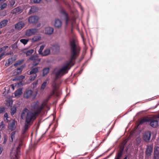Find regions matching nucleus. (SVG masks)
Instances as JSON below:
<instances>
[{
	"label": "nucleus",
	"instance_id": "2f4dec72",
	"mask_svg": "<svg viewBox=\"0 0 159 159\" xmlns=\"http://www.w3.org/2000/svg\"><path fill=\"white\" fill-rule=\"evenodd\" d=\"M0 10L3 9L4 8H6L7 6V4L5 3H3L2 2H0Z\"/></svg>",
	"mask_w": 159,
	"mask_h": 159
},
{
	"label": "nucleus",
	"instance_id": "ea45409f",
	"mask_svg": "<svg viewBox=\"0 0 159 159\" xmlns=\"http://www.w3.org/2000/svg\"><path fill=\"white\" fill-rule=\"evenodd\" d=\"M136 141L138 144H139L141 142V139L139 137H138L136 139Z\"/></svg>",
	"mask_w": 159,
	"mask_h": 159
},
{
	"label": "nucleus",
	"instance_id": "f257e3e1",
	"mask_svg": "<svg viewBox=\"0 0 159 159\" xmlns=\"http://www.w3.org/2000/svg\"><path fill=\"white\" fill-rule=\"evenodd\" d=\"M70 57L69 61L55 72V80H57L60 76L67 73L68 70L70 69V64L72 63L73 60H75L79 56L80 49V47L76 46L74 40L70 41Z\"/></svg>",
	"mask_w": 159,
	"mask_h": 159
},
{
	"label": "nucleus",
	"instance_id": "ddd939ff",
	"mask_svg": "<svg viewBox=\"0 0 159 159\" xmlns=\"http://www.w3.org/2000/svg\"><path fill=\"white\" fill-rule=\"evenodd\" d=\"M124 148H121L116 154L115 159H120L122 157L124 151Z\"/></svg>",
	"mask_w": 159,
	"mask_h": 159
},
{
	"label": "nucleus",
	"instance_id": "9b49d317",
	"mask_svg": "<svg viewBox=\"0 0 159 159\" xmlns=\"http://www.w3.org/2000/svg\"><path fill=\"white\" fill-rule=\"evenodd\" d=\"M151 136V133L150 131L146 132L144 134L143 139L146 142H148L150 139Z\"/></svg>",
	"mask_w": 159,
	"mask_h": 159
},
{
	"label": "nucleus",
	"instance_id": "473e14b6",
	"mask_svg": "<svg viewBox=\"0 0 159 159\" xmlns=\"http://www.w3.org/2000/svg\"><path fill=\"white\" fill-rule=\"evenodd\" d=\"M45 47V45H42L40 46L39 49L38 51V52L39 54L40 55H41L42 54V51L43 49L44 48V47Z\"/></svg>",
	"mask_w": 159,
	"mask_h": 159
},
{
	"label": "nucleus",
	"instance_id": "393cba45",
	"mask_svg": "<svg viewBox=\"0 0 159 159\" xmlns=\"http://www.w3.org/2000/svg\"><path fill=\"white\" fill-rule=\"evenodd\" d=\"M16 131H14L12 132L10 134V141L12 142L13 141V139H15V136L16 135Z\"/></svg>",
	"mask_w": 159,
	"mask_h": 159
},
{
	"label": "nucleus",
	"instance_id": "cd10ccee",
	"mask_svg": "<svg viewBox=\"0 0 159 159\" xmlns=\"http://www.w3.org/2000/svg\"><path fill=\"white\" fill-rule=\"evenodd\" d=\"M16 106H13L11 107V114L12 116L14 115L16 112Z\"/></svg>",
	"mask_w": 159,
	"mask_h": 159
},
{
	"label": "nucleus",
	"instance_id": "3c124183",
	"mask_svg": "<svg viewBox=\"0 0 159 159\" xmlns=\"http://www.w3.org/2000/svg\"><path fill=\"white\" fill-rule=\"evenodd\" d=\"M8 118H4L5 120L7 122H8L9 121V120L8 119Z\"/></svg>",
	"mask_w": 159,
	"mask_h": 159
},
{
	"label": "nucleus",
	"instance_id": "2eb2a0df",
	"mask_svg": "<svg viewBox=\"0 0 159 159\" xmlns=\"http://www.w3.org/2000/svg\"><path fill=\"white\" fill-rule=\"evenodd\" d=\"M24 24L22 21L19 22L16 24L15 28L18 30H20L24 27Z\"/></svg>",
	"mask_w": 159,
	"mask_h": 159
},
{
	"label": "nucleus",
	"instance_id": "49530a36",
	"mask_svg": "<svg viewBox=\"0 0 159 159\" xmlns=\"http://www.w3.org/2000/svg\"><path fill=\"white\" fill-rule=\"evenodd\" d=\"M37 84V82H34L33 83V87H36V85Z\"/></svg>",
	"mask_w": 159,
	"mask_h": 159
},
{
	"label": "nucleus",
	"instance_id": "423d86ee",
	"mask_svg": "<svg viewBox=\"0 0 159 159\" xmlns=\"http://www.w3.org/2000/svg\"><path fill=\"white\" fill-rule=\"evenodd\" d=\"M60 13L64 16L65 20V24L67 26L68 25V23L70 20V18L69 17L68 15V13L66 12L65 10L63 9L61 10Z\"/></svg>",
	"mask_w": 159,
	"mask_h": 159
},
{
	"label": "nucleus",
	"instance_id": "9d476101",
	"mask_svg": "<svg viewBox=\"0 0 159 159\" xmlns=\"http://www.w3.org/2000/svg\"><path fill=\"white\" fill-rule=\"evenodd\" d=\"M153 159H159V147L155 146L154 148Z\"/></svg>",
	"mask_w": 159,
	"mask_h": 159
},
{
	"label": "nucleus",
	"instance_id": "13d9d810",
	"mask_svg": "<svg viewBox=\"0 0 159 159\" xmlns=\"http://www.w3.org/2000/svg\"><path fill=\"white\" fill-rule=\"evenodd\" d=\"M41 25V24H40V23L38 25L37 27H39Z\"/></svg>",
	"mask_w": 159,
	"mask_h": 159
},
{
	"label": "nucleus",
	"instance_id": "4d7b16f0",
	"mask_svg": "<svg viewBox=\"0 0 159 159\" xmlns=\"http://www.w3.org/2000/svg\"><path fill=\"white\" fill-rule=\"evenodd\" d=\"M3 49L2 48H0V53L2 51Z\"/></svg>",
	"mask_w": 159,
	"mask_h": 159
},
{
	"label": "nucleus",
	"instance_id": "4be33fe9",
	"mask_svg": "<svg viewBox=\"0 0 159 159\" xmlns=\"http://www.w3.org/2000/svg\"><path fill=\"white\" fill-rule=\"evenodd\" d=\"M8 20H4L0 22V29L5 26L7 24Z\"/></svg>",
	"mask_w": 159,
	"mask_h": 159
},
{
	"label": "nucleus",
	"instance_id": "c9c22d12",
	"mask_svg": "<svg viewBox=\"0 0 159 159\" xmlns=\"http://www.w3.org/2000/svg\"><path fill=\"white\" fill-rule=\"evenodd\" d=\"M20 41L24 44L25 45L29 41V40L25 39H22L20 40Z\"/></svg>",
	"mask_w": 159,
	"mask_h": 159
},
{
	"label": "nucleus",
	"instance_id": "79ce46f5",
	"mask_svg": "<svg viewBox=\"0 0 159 159\" xmlns=\"http://www.w3.org/2000/svg\"><path fill=\"white\" fill-rule=\"evenodd\" d=\"M5 108L4 107H0V114L2 113L5 111Z\"/></svg>",
	"mask_w": 159,
	"mask_h": 159
},
{
	"label": "nucleus",
	"instance_id": "aec40b11",
	"mask_svg": "<svg viewBox=\"0 0 159 159\" xmlns=\"http://www.w3.org/2000/svg\"><path fill=\"white\" fill-rule=\"evenodd\" d=\"M15 60V59H13V58L12 57L9 58L7 62H6L5 66L6 67L12 64Z\"/></svg>",
	"mask_w": 159,
	"mask_h": 159
},
{
	"label": "nucleus",
	"instance_id": "052dcab7",
	"mask_svg": "<svg viewBox=\"0 0 159 159\" xmlns=\"http://www.w3.org/2000/svg\"><path fill=\"white\" fill-rule=\"evenodd\" d=\"M15 45H14H14H13L12 46V48H14L15 47V46H15Z\"/></svg>",
	"mask_w": 159,
	"mask_h": 159
},
{
	"label": "nucleus",
	"instance_id": "f704fd0d",
	"mask_svg": "<svg viewBox=\"0 0 159 159\" xmlns=\"http://www.w3.org/2000/svg\"><path fill=\"white\" fill-rule=\"evenodd\" d=\"M5 128V125L3 121H1L0 123V130H2Z\"/></svg>",
	"mask_w": 159,
	"mask_h": 159
},
{
	"label": "nucleus",
	"instance_id": "bb28decb",
	"mask_svg": "<svg viewBox=\"0 0 159 159\" xmlns=\"http://www.w3.org/2000/svg\"><path fill=\"white\" fill-rule=\"evenodd\" d=\"M24 67L23 66H21L20 67H18L17 69V72L15 71L14 72V74L16 75H18L19 74H21L22 70L23 68Z\"/></svg>",
	"mask_w": 159,
	"mask_h": 159
},
{
	"label": "nucleus",
	"instance_id": "a211bd4d",
	"mask_svg": "<svg viewBox=\"0 0 159 159\" xmlns=\"http://www.w3.org/2000/svg\"><path fill=\"white\" fill-rule=\"evenodd\" d=\"M54 25L55 27L57 28L61 27L62 25V22L61 21L58 19H56Z\"/></svg>",
	"mask_w": 159,
	"mask_h": 159
},
{
	"label": "nucleus",
	"instance_id": "1a4fd4ad",
	"mask_svg": "<svg viewBox=\"0 0 159 159\" xmlns=\"http://www.w3.org/2000/svg\"><path fill=\"white\" fill-rule=\"evenodd\" d=\"M16 122L15 120H11L8 124V128L11 131L14 130L16 127Z\"/></svg>",
	"mask_w": 159,
	"mask_h": 159
},
{
	"label": "nucleus",
	"instance_id": "8fccbe9b",
	"mask_svg": "<svg viewBox=\"0 0 159 159\" xmlns=\"http://www.w3.org/2000/svg\"><path fill=\"white\" fill-rule=\"evenodd\" d=\"M3 150L2 148L0 147V155L1 153Z\"/></svg>",
	"mask_w": 159,
	"mask_h": 159
},
{
	"label": "nucleus",
	"instance_id": "bf43d9fd",
	"mask_svg": "<svg viewBox=\"0 0 159 159\" xmlns=\"http://www.w3.org/2000/svg\"><path fill=\"white\" fill-rule=\"evenodd\" d=\"M127 159V156H126L123 159Z\"/></svg>",
	"mask_w": 159,
	"mask_h": 159
},
{
	"label": "nucleus",
	"instance_id": "69168bd1",
	"mask_svg": "<svg viewBox=\"0 0 159 159\" xmlns=\"http://www.w3.org/2000/svg\"><path fill=\"white\" fill-rule=\"evenodd\" d=\"M12 67V66H11V67H10V68H11Z\"/></svg>",
	"mask_w": 159,
	"mask_h": 159
},
{
	"label": "nucleus",
	"instance_id": "37998d69",
	"mask_svg": "<svg viewBox=\"0 0 159 159\" xmlns=\"http://www.w3.org/2000/svg\"><path fill=\"white\" fill-rule=\"evenodd\" d=\"M5 55V53L4 52L0 54V60H1L2 58V57Z\"/></svg>",
	"mask_w": 159,
	"mask_h": 159
},
{
	"label": "nucleus",
	"instance_id": "864d4df0",
	"mask_svg": "<svg viewBox=\"0 0 159 159\" xmlns=\"http://www.w3.org/2000/svg\"><path fill=\"white\" fill-rule=\"evenodd\" d=\"M7 138H6L5 137H4V141H3V143H5L6 141H7Z\"/></svg>",
	"mask_w": 159,
	"mask_h": 159
},
{
	"label": "nucleus",
	"instance_id": "c03bdc74",
	"mask_svg": "<svg viewBox=\"0 0 159 159\" xmlns=\"http://www.w3.org/2000/svg\"><path fill=\"white\" fill-rule=\"evenodd\" d=\"M34 3H38L41 0H32Z\"/></svg>",
	"mask_w": 159,
	"mask_h": 159
},
{
	"label": "nucleus",
	"instance_id": "e2e57ef3",
	"mask_svg": "<svg viewBox=\"0 0 159 159\" xmlns=\"http://www.w3.org/2000/svg\"><path fill=\"white\" fill-rule=\"evenodd\" d=\"M2 31H0V34H2Z\"/></svg>",
	"mask_w": 159,
	"mask_h": 159
},
{
	"label": "nucleus",
	"instance_id": "5701e85b",
	"mask_svg": "<svg viewBox=\"0 0 159 159\" xmlns=\"http://www.w3.org/2000/svg\"><path fill=\"white\" fill-rule=\"evenodd\" d=\"M50 68L49 67H46L43 70V76H44L47 75L49 73Z\"/></svg>",
	"mask_w": 159,
	"mask_h": 159
},
{
	"label": "nucleus",
	"instance_id": "6ab92c4d",
	"mask_svg": "<svg viewBox=\"0 0 159 159\" xmlns=\"http://www.w3.org/2000/svg\"><path fill=\"white\" fill-rule=\"evenodd\" d=\"M38 9L37 8L34 6L31 7L30 9V10L29 12H28V14L30 15L34 12L37 11Z\"/></svg>",
	"mask_w": 159,
	"mask_h": 159
},
{
	"label": "nucleus",
	"instance_id": "de8ad7c7",
	"mask_svg": "<svg viewBox=\"0 0 159 159\" xmlns=\"http://www.w3.org/2000/svg\"><path fill=\"white\" fill-rule=\"evenodd\" d=\"M4 118H8V114L7 113H6L4 115Z\"/></svg>",
	"mask_w": 159,
	"mask_h": 159
},
{
	"label": "nucleus",
	"instance_id": "39448f33",
	"mask_svg": "<svg viewBox=\"0 0 159 159\" xmlns=\"http://www.w3.org/2000/svg\"><path fill=\"white\" fill-rule=\"evenodd\" d=\"M30 61H33V65L35 66L38 65L40 61V59L37 55H33L29 58Z\"/></svg>",
	"mask_w": 159,
	"mask_h": 159
},
{
	"label": "nucleus",
	"instance_id": "72a5a7b5",
	"mask_svg": "<svg viewBox=\"0 0 159 159\" xmlns=\"http://www.w3.org/2000/svg\"><path fill=\"white\" fill-rule=\"evenodd\" d=\"M41 39V37L38 36H35L32 39L33 42H36L39 40Z\"/></svg>",
	"mask_w": 159,
	"mask_h": 159
},
{
	"label": "nucleus",
	"instance_id": "5fc2aeb1",
	"mask_svg": "<svg viewBox=\"0 0 159 159\" xmlns=\"http://www.w3.org/2000/svg\"><path fill=\"white\" fill-rule=\"evenodd\" d=\"M8 48V46H4L2 48V49L3 48H4L5 49H6V48Z\"/></svg>",
	"mask_w": 159,
	"mask_h": 159
},
{
	"label": "nucleus",
	"instance_id": "f03ea898",
	"mask_svg": "<svg viewBox=\"0 0 159 159\" xmlns=\"http://www.w3.org/2000/svg\"><path fill=\"white\" fill-rule=\"evenodd\" d=\"M45 106L46 104L44 102L39 106V102H37L32 106V108L34 110V112L29 111L27 108H25L21 113V117L22 119H23L25 117V113L27 112L25 122L27 124H29L31 122H33L36 119Z\"/></svg>",
	"mask_w": 159,
	"mask_h": 159
},
{
	"label": "nucleus",
	"instance_id": "f3484780",
	"mask_svg": "<svg viewBox=\"0 0 159 159\" xmlns=\"http://www.w3.org/2000/svg\"><path fill=\"white\" fill-rule=\"evenodd\" d=\"M19 146L20 145L18 146L16 149V152L14 153V157L13 158V159H19L20 155V149Z\"/></svg>",
	"mask_w": 159,
	"mask_h": 159
},
{
	"label": "nucleus",
	"instance_id": "412c9836",
	"mask_svg": "<svg viewBox=\"0 0 159 159\" xmlns=\"http://www.w3.org/2000/svg\"><path fill=\"white\" fill-rule=\"evenodd\" d=\"M39 67H35L33 68H32L31 69V71L30 72V75L36 74L39 71Z\"/></svg>",
	"mask_w": 159,
	"mask_h": 159
},
{
	"label": "nucleus",
	"instance_id": "b1692460",
	"mask_svg": "<svg viewBox=\"0 0 159 159\" xmlns=\"http://www.w3.org/2000/svg\"><path fill=\"white\" fill-rule=\"evenodd\" d=\"M22 93V89H19L15 92L14 95L15 97H17L21 95Z\"/></svg>",
	"mask_w": 159,
	"mask_h": 159
},
{
	"label": "nucleus",
	"instance_id": "7c9ffc66",
	"mask_svg": "<svg viewBox=\"0 0 159 159\" xmlns=\"http://www.w3.org/2000/svg\"><path fill=\"white\" fill-rule=\"evenodd\" d=\"M149 120L146 118H143L141 120L139 123V125H141L146 122L149 121Z\"/></svg>",
	"mask_w": 159,
	"mask_h": 159
},
{
	"label": "nucleus",
	"instance_id": "c756f323",
	"mask_svg": "<svg viewBox=\"0 0 159 159\" xmlns=\"http://www.w3.org/2000/svg\"><path fill=\"white\" fill-rule=\"evenodd\" d=\"M34 49H31L26 51L25 53L27 56H30L34 52Z\"/></svg>",
	"mask_w": 159,
	"mask_h": 159
},
{
	"label": "nucleus",
	"instance_id": "603ef678",
	"mask_svg": "<svg viewBox=\"0 0 159 159\" xmlns=\"http://www.w3.org/2000/svg\"><path fill=\"white\" fill-rule=\"evenodd\" d=\"M27 130H25V129H24L23 130V134H24Z\"/></svg>",
	"mask_w": 159,
	"mask_h": 159
},
{
	"label": "nucleus",
	"instance_id": "774afa93",
	"mask_svg": "<svg viewBox=\"0 0 159 159\" xmlns=\"http://www.w3.org/2000/svg\"><path fill=\"white\" fill-rule=\"evenodd\" d=\"M56 0L57 1V0Z\"/></svg>",
	"mask_w": 159,
	"mask_h": 159
},
{
	"label": "nucleus",
	"instance_id": "09e8293b",
	"mask_svg": "<svg viewBox=\"0 0 159 159\" xmlns=\"http://www.w3.org/2000/svg\"><path fill=\"white\" fill-rule=\"evenodd\" d=\"M110 133V131H109V132L107 133V134L106 135V136H105V139H106L107 138V137L108 136V135H109V134Z\"/></svg>",
	"mask_w": 159,
	"mask_h": 159
},
{
	"label": "nucleus",
	"instance_id": "f8f14e48",
	"mask_svg": "<svg viewBox=\"0 0 159 159\" xmlns=\"http://www.w3.org/2000/svg\"><path fill=\"white\" fill-rule=\"evenodd\" d=\"M39 18L36 16H32L30 17L29 18L28 21L29 23L32 24H35L38 21Z\"/></svg>",
	"mask_w": 159,
	"mask_h": 159
},
{
	"label": "nucleus",
	"instance_id": "c85d7f7f",
	"mask_svg": "<svg viewBox=\"0 0 159 159\" xmlns=\"http://www.w3.org/2000/svg\"><path fill=\"white\" fill-rule=\"evenodd\" d=\"M53 50H55L56 52H58L60 50V47L57 44H55L53 46Z\"/></svg>",
	"mask_w": 159,
	"mask_h": 159
},
{
	"label": "nucleus",
	"instance_id": "dca6fc26",
	"mask_svg": "<svg viewBox=\"0 0 159 159\" xmlns=\"http://www.w3.org/2000/svg\"><path fill=\"white\" fill-rule=\"evenodd\" d=\"M54 29L52 27H47L45 29V33L46 34L50 35L53 33Z\"/></svg>",
	"mask_w": 159,
	"mask_h": 159
},
{
	"label": "nucleus",
	"instance_id": "a878e982",
	"mask_svg": "<svg viewBox=\"0 0 159 159\" xmlns=\"http://www.w3.org/2000/svg\"><path fill=\"white\" fill-rule=\"evenodd\" d=\"M50 50L49 49H45L43 52L41 54V55L42 56H44L48 55L50 53Z\"/></svg>",
	"mask_w": 159,
	"mask_h": 159
},
{
	"label": "nucleus",
	"instance_id": "20e7f679",
	"mask_svg": "<svg viewBox=\"0 0 159 159\" xmlns=\"http://www.w3.org/2000/svg\"><path fill=\"white\" fill-rule=\"evenodd\" d=\"M153 151V144H148L147 145L145 151V157L148 158L150 157Z\"/></svg>",
	"mask_w": 159,
	"mask_h": 159
},
{
	"label": "nucleus",
	"instance_id": "58836bf2",
	"mask_svg": "<svg viewBox=\"0 0 159 159\" xmlns=\"http://www.w3.org/2000/svg\"><path fill=\"white\" fill-rule=\"evenodd\" d=\"M23 60H20L18 61L16 63H15L14 65V66L16 67L18 65H19L21 64L22 62H23Z\"/></svg>",
	"mask_w": 159,
	"mask_h": 159
},
{
	"label": "nucleus",
	"instance_id": "6e6552de",
	"mask_svg": "<svg viewBox=\"0 0 159 159\" xmlns=\"http://www.w3.org/2000/svg\"><path fill=\"white\" fill-rule=\"evenodd\" d=\"M150 121V125L153 128H156L158 125V121L157 119L156 118H152L149 119Z\"/></svg>",
	"mask_w": 159,
	"mask_h": 159
},
{
	"label": "nucleus",
	"instance_id": "0e129e2a",
	"mask_svg": "<svg viewBox=\"0 0 159 159\" xmlns=\"http://www.w3.org/2000/svg\"><path fill=\"white\" fill-rule=\"evenodd\" d=\"M55 143V142H52V143Z\"/></svg>",
	"mask_w": 159,
	"mask_h": 159
},
{
	"label": "nucleus",
	"instance_id": "680f3d73",
	"mask_svg": "<svg viewBox=\"0 0 159 159\" xmlns=\"http://www.w3.org/2000/svg\"><path fill=\"white\" fill-rule=\"evenodd\" d=\"M52 93H53V94H54V91H53Z\"/></svg>",
	"mask_w": 159,
	"mask_h": 159
},
{
	"label": "nucleus",
	"instance_id": "338daca9",
	"mask_svg": "<svg viewBox=\"0 0 159 159\" xmlns=\"http://www.w3.org/2000/svg\"><path fill=\"white\" fill-rule=\"evenodd\" d=\"M14 3H15V2H14L13 3V4H14Z\"/></svg>",
	"mask_w": 159,
	"mask_h": 159
},
{
	"label": "nucleus",
	"instance_id": "0eeeda50",
	"mask_svg": "<svg viewBox=\"0 0 159 159\" xmlns=\"http://www.w3.org/2000/svg\"><path fill=\"white\" fill-rule=\"evenodd\" d=\"M38 31V29L35 28L28 29L25 32V34L26 36L29 37L37 33Z\"/></svg>",
	"mask_w": 159,
	"mask_h": 159
},
{
	"label": "nucleus",
	"instance_id": "a19ab883",
	"mask_svg": "<svg viewBox=\"0 0 159 159\" xmlns=\"http://www.w3.org/2000/svg\"><path fill=\"white\" fill-rule=\"evenodd\" d=\"M29 124L25 122V125L24 126V129H25V130H28V129L29 127Z\"/></svg>",
	"mask_w": 159,
	"mask_h": 159
},
{
	"label": "nucleus",
	"instance_id": "6e6d98bb",
	"mask_svg": "<svg viewBox=\"0 0 159 159\" xmlns=\"http://www.w3.org/2000/svg\"><path fill=\"white\" fill-rule=\"evenodd\" d=\"M6 0H0V2H2L6 1Z\"/></svg>",
	"mask_w": 159,
	"mask_h": 159
},
{
	"label": "nucleus",
	"instance_id": "4468645a",
	"mask_svg": "<svg viewBox=\"0 0 159 159\" xmlns=\"http://www.w3.org/2000/svg\"><path fill=\"white\" fill-rule=\"evenodd\" d=\"M23 10L20 7H18L12 10L11 13L13 14L20 13L22 12Z\"/></svg>",
	"mask_w": 159,
	"mask_h": 159
},
{
	"label": "nucleus",
	"instance_id": "4c0bfd02",
	"mask_svg": "<svg viewBox=\"0 0 159 159\" xmlns=\"http://www.w3.org/2000/svg\"><path fill=\"white\" fill-rule=\"evenodd\" d=\"M32 75L30 76V80L31 81L34 80L37 76V75L36 74Z\"/></svg>",
	"mask_w": 159,
	"mask_h": 159
},
{
	"label": "nucleus",
	"instance_id": "a18cd8bd",
	"mask_svg": "<svg viewBox=\"0 0 159 159\" xmlns=\"http://www.w3.org/2000/svg\"><path fill=\"white\" fill-rule=\"evenodd\" d=\"M19 79L20 80H22L24 79L25 78V76L23 75H21L19 76Z\"/></svg>",
	"mask_w": 159,
	"mask_h": 159
},
{
	"label": "nucleus",
	"instance_id": "e433bc0d",
	"mask_svg": "<svg viewBox=\"0 0 159 159\" xmlns=\"http://www.w3.org/2000/svg\"><path fill=\"white\" fill-rule=\"evenodd\" d=\"M47 84V82L46 81L43 82L41 85V89L42 90H44Z\"/></svg>",
	"mask_w": 159,
	"mask_h": 159
},
{
	"label": "nucleus",
	"instance_id": "7ed1b4c3",
	"mask_svg": "<svg viewBox=\"0 0 159 159\" xmlns=\"http://www.w3.org/2000/svg\"><path fill=\"white\" fill-rule=\"evenodd\" d=\"M38 93L37 91L34 92L32 90L30 89L26 90L24 93V97L26 99L32 97V99H34L36 97Z\"/></svg>",
	"mask_w": 159,
	"mask_h": 159
}]
</instances>
